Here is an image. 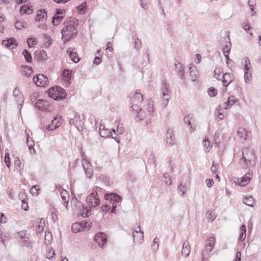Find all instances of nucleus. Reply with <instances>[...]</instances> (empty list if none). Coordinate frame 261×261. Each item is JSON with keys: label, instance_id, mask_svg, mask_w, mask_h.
I'll list each match as a JSON object with an SVG mask.
<instances>
[{"label": "nucleus", "instance_id": "c85d7f7f", "mask_svg": "<svg viewBox=\"0 0 261 261\" xmlns=\"http://www.w3.org/2000/svg\"><path fill=\"white\" fill-rule=\"evenodd\" d=\"M175 66L176 68H177L179 67V72L178 73V75L181 79H184L185 71H184V67L182 66V65L180 62H178L177 63L175 64Z\"/></svg>", "mask_w": 261, "mask_h": 261}, {"label": "nucleus", "instance_id": "c03bdc74", "mask_svg": "<svg viewBox=\"0 0 261 261\" xmlns=\"http://www.w3.org/2000/svg\"><path fill=\"white\" fill-rule=\"evenodd\" d=\"M47 53H46V51H45L44 50H41L40 51L39 57H38L39 60L41 61H46L47 60Z\"/></svg>", "mask_w": 261, "mask_h": 261}, {"label": "nucleus", "instance_id": "de8ad7c7", "mask_svg": "<svg viewBox=\"0 0 261 261\" xmlns=\"http://www.w3.org/2000/svg\"><path fill=\"white\" fill-rule=\"evenodd\" d=\"M45 225V219L41 218L39 221V224L38 226L37 231L38 232H42L43 230L44 227Z\"/></svg>", "mask_w": 261, "mask_h": 261}, {"label": "nucleus", "instance_id": "6ab92c4d", "mask_svg": "<svg viewBox=\"0 0 261 261\" xmlns=\"http://www.w3.org/2000/svg\"><path fill=\"white\" fill-rule=\"evenodd\" d=\"M2 45L7 48L12 47V48H14L17 45L14 38H10L7 40H3Z\"/></svg>", "mask_w": 261, "mask_h": 261}, {"label": "nucleus", "instance_id": "5fc2aeb1", "mask_svg": "<svg viewBox=\"0 0 261 261\" xmlns=\"http://www.w3.org/2000/svg\"><path fill=\"white\" fill-rule=\"evenodd\" d=\"M86 3L84 2L82 3L80 6H79L77 7V10L81 13H84L85 10L86 9Z\"/></svg>", "mask_w": 261, "mask_h": 261}, {"label": "nucleus", "instance_id": "79ce46f5", "mask_svg": "<svg viewBox=\"0 0 261 261\" xmlns=\"http://www.w3.org/2000/svg\"><path fill=\"white\" fill-rule=\"evenodd\" d=\"M206 217L210 222L213 221L216 217L215 213L208 211L205 214Z\"/></svg>", "mask_w": 261, "mask_h": 261}, {"label": "nucleus", "instance_id": "ea45409f", "mask_svg": "<svg viewBox=\"0 0 261 261\" xmlns=\"http://www.w3.org/2000/svg\"><path fill=\"white\" fill-rule=\"evenodd\" d=\"M22 55H23L25 61L29 63H31L32 61V58L31 54L26 49H24L22 51Z\"/></svg>", "mask_w": 261, "mask_h": 261}, {"label": "nucleus", "instance_id": "473e14b6", "mask_svg": "<svg viewBox=\"0 0 261 261\" xmlns=\"http://www.w3.org/2000/svg\"><path fill=\"white\" fill-rule=\"evenodd\" d=\"M116 132L118 134L122 135L124 132V128L123 127V123H120L119 120H117L116 122Z\"/></svg>", "mask_w": 261, "mask_h": 261}, {"label": "nucleus", "instance_id": "052dcab7", "mask_svg": "<svg viewBox=\"0 0 261 261\" xmlns=\"http://www.w3.org/2000/svg\"><path fill=\"white\" fill-rule=\"evenodd\" d=\"M134 46H135V48L137 49V50H139V49H140L142 47V42L139 39L138 37H137V38H136L135 39V44H134Z\"/></svg>", "mask_w": 261, "mask_h": 261}, {"label": "nucleus", "instance_id": "b1692460", "mask_svg": "<svg viewBox=\"0 0 261 261\" xmlns=\"http://www.w3.org/2000/svg\"><path fill=\"white\" fill-rule=\"evenodd\" d=\"M33 12V9L31 6L28 5H22L20 9V13L22 14H30Z\"/></svg>", "mask_w": 261, "mask_h": 261}, {"label": "nucleus", "instance_id": "423d86ee", "mask_svg": "<svg viewBox=\"0 0 261 261\" xmlns=\"http://www.w3.org/2000/svg\"><path fill=\"white\" fill-rule=\"evenodd\" d=\"M99 133L101 137H110L114 139L118 143H120V140L116 136H113V134L109 129L105 128L104 125L100 124L99 126Z\"/></svg>", "mask_w": 261, "mask_h": 261}, {"label": "nucleus", "instance_id": "f704fd0d", "mask_svg": "<svg viewBox=\"0 0 261 261\" xmlns=\"http://www.w3.org/2000/svg\"><path fill=\"white\" fill-rule=\"evenodd\" d=\"M64 16L55 15L53 17L52 24L54 25H58L63 20Z\"/></svg>", "mask_w": 261, "mask_h": 261}, {"label": "nucleus", "instance_id": "393cba45", "mask_svg": "<svg viewBox=\"0 0 261 261\" xmlns=\"http://www.w3.org/2000/svg\"><path fill=\"white\" fill-rule=\"evenodd\" d=\"M190 253V247L188 243L184 242L181 250V254L182 256L187 257Z\"/></svg>", "mask_w": 261, "mask_h": 261}, {"label": "nucleus", "instance_id": "7c9ffc66", "mask_svg": "<svg viewBox=\"0 0 261 261\" xmlns=\"http://www.w3.org/2000/svg\"><path fill=\"white\" fill-rule=\"evenodd\" d=\"M202 145L205 152H208L212 147L210 141L206 138L203 140Z\"/></svg>", "mask_w": 261, "mask_h": 261}, {"label": "nucleus", "instance_id": "f8f14e48", "mask_svg": "<svg viewBox=\"0 0 261 261\" xmlns=\"http://www.w3.org/2000/svg\"><path fill=\"white\" fill-rule=\"evenodd\" d=\"M61 118H59L58 116H56L54 118L50 124H48L46 129L48 130H53L57 129L60 126Z\"/></svg>", "mask_w": 261, "mask_h": 261}, {"label": "nucleus", "instance_id": "49530a36", "mask_svg": "<svg viewBox=\"0 0 261 261\" xmlns=\"http://www.w3.org/2000/svg\"><path fill=\"white\" fill-rule=\"evenodd\" d=\"M255 5V2L254 0H249L248 2V5L250 7V9L251 11L252 12L251 14L252 16H253L255 15L256 13L254 12V6Z\"/></svg>", "mask_w": 261, "mask_h": 261}, {"label": "nucleus", "instance_id": "a878e982", "mask_svg": "<svg viewBox=\"0 0 261 261\" xmlns=\"http://www.w3.org/2000/svg\"><path fill=\"white\" fill-rule=\"evenodd\" d=\"M67 53L69 54L71 60L73 62L77 63L80 61V59L76 52L72 51L70 50H69V49H68Z\"/></svg>", "mask_w": 261, "mask_h": 261}, {"label": "nucleus", "instance_id": "13d9d810", "mask_svg": "<svg viewBox=\"0 0 261 261\" xmlns=\"http://www.w3.org/2000/svg\"><path fill=\"white\" fill-rule=\"evenodd\" d=\"M213 249V248L211 246L205 245V248L202 251V254L207 255H208V253L212 251Z\"/></svg>", "mask_w": 261, "mask_h": 261}, {"label": "nucleus", "instance_id": "dca6fc26", "mask_svg": "<svg viewBox=\"0 0 261 261\" xmlns=\"http://www.w3.org/2000/svg\"><path fill=\"white\" fill-rule=\"evenodd\" d=\"M250 133L243 127H239L237 131V136L241 140H246Z\"/></svg>", "mask_w": 261, "mask_h": 261}, {"label": "nucleus", "instance_id": "e433bc0d", "mask_svg": "<svg viewBox=\"0 0 261 261\" xmlns=\"http://www.w3.org/2000/svg\"><path fill=\"white\" fill-rule=\"evenodd\" d=\"M231 43L230 41L226 42V44L222 48L223 55L229 54L231 49Z\"/></svg>", "mask_w": 261, "mask_h": 261}, {"label": "nucleus", "instance_id": "39448f33", "mask_svg": "<svg viewBox=\"0 0 261 261\" xmlns=\"http://www.w3.org/2000/svg\"><path fill=\"white\" fill-rule=\"evenodd\" d=\"M105 199L110 202V204L112 205V207H116L117 204L122 200L120 195L115 193L106 194L105 195Z\"/></svg>", "mask_w": 261, "mask_h": 261}, {"label": "nucleus", "instance_id": "774afa93", "mask_svg": "<svg viewBox=\"0 0 261 261\" xmlns=\"http://www.w3.org/2000/svg\"><path fill=\"white\" fill-rule=\"evenodd\" d=\"M18 235L21 239H23L27 237V232L25 230H22L18 232Z\"/></svg>", "mask_w": 261, "mask_h": 261}, {"label": "nucleus", "instance_id": "0e129e2a", "mask_svg": "<svg viewBox=\"0 0 261 261\" xmlns=\"http://www.w3.org/2000/svg\"><path fill=\"white\" fill-rule=\"evenodd\" d=\"M207 92H208V95L211 97L215 96L217 94L216 90L213 87L210 88L207 90Z\"/></svg>", "mask_w": 261, "mask_h": 261}, {"label": "nucleus", "instance_id": "bf43d9fd", "mask_svg": "<svg viewBox=\"0 0 261 261\" xmlns=\"http://www.w3.org/2000/svg\"><path fill=\"white\" fill-rule=\"evenodd\" d=\"M5 161L7 166L10 168L11 165V160L8 152H6L5 154Z\"/></svg>", "mask_w": 261, "mask_h": 261}, {"label": "nucleus", "instance_id": "c756f323", "mask_svg": "<svg viewBox=\"0 0 261 261\" xmlns=\"http://www.w3.org/2000/svg\"><path fill=\"white\" fill-rule=\"evenodd\" d=\"M27 145L29 147L31 153H35V150L34 148V143L30 136L27 137Z\"/></svg>", "mask_w": 261, "mask_h": 261}, {"label": "nucleus", "instance_id": "a19ab883", "mask_svg": "<svg viewBox=\"0 0 261 261\" xmlns=\"http://www.w3.org/2000/svg\"><path fill=\"white\" fill-rule=\"evenodd\" d=\"M81 225H83V231L88 230L91 226V222L87 221H83L81 222Z\"/></svg>", "mask_w": 261, "mask_h": 261}, {"label": "nucleus", "instance_id": "aec40b11", "mask_svg": "<svg viewBox=\"0 0 261 261\" xmlns=\"http://www.w3.org/2000/svg\"><path fill=\"white\" fill-rule=\"evenodd\" d=\"M48 105V102L47 100H42V99H38L35 106L36 108H37L38 110L44 111L46 110L45 107Z\"/></svg>", "mask_w": 261, "mask_h": 261}, {"label": "nucleus", "instance_id": "4be33fe9", "mask_svg": "<svg viewBox=\"0 0 261 261\" xmlns=\"http://www.w3.org/2000/svg\"><path fill=\"white\" fill-rule=\"evenodd\" d=\"M243 203L248 206L253 207L255 204V199L252 195L246 196L243 198Z\"/></svg>", "mask_w": 261, "mask_h": 261}, {"label": "nucleus", "instance_id": "338daca9", "mask_svg": "<svg viewBox=\"0 0 261 261\" xmlns=\"http://www.w3.org/2000/svg\"><path fill=\"white\" fill-rule=\"evenodd\" d=\"M39 190V187L37 185L33 186L31 189L30 192L33 195H37L38 194V191Z\"/></svg>", "mask_w": 261, "mask_h": 261}, {"label": "nucleus", "instance_id": "9d476101", "mask_svg": "<svg viewBox=\"0 0 261 261\" xmlns=\"http://www.w3.org/2000/svg\"><path fill=\"white\" fill-rule=\"evenodd\" d=\"M94 240L99 247L103 248L107 242V238L105 233L100 232L95 234Z\"/></svg>", "mask_w": 261, "mask_h": 261}, {"label": "nucleus", "instance_id": "69168bd1", "mask_svg": "<svg viewBox=\"0 0 261 261\" xmlns=\"http://www.w3.org/2000/svg\"><path fill=\"white\" fill-rule=\"evenodd\" d=\"M111 207V204H106L101 206V211L104 213H107L110 210Z\"/></svg>", "mask_w": 261, "mask_h": 261}, {"label": "nucleus", "instance_id": "7ed1b4c3", "mask_svg": "<svg viewBox=\"0 0 261 261\" xmlns=\"http://www.w3.org/2000/svg\"><path fill=\"white\" fill-rule=\"evenodd\" d=\"M102 192L101 188L99 187H95L91 191V194L87 197V203L92 207H95L100 204L99 195Z\"/></svg>", "mask_w": 261, "mask_h": 261}, {"label": "nucleus", "instance_id": "bb28decb", "mask_svg": "<svg viewBox=\"0 0 261 261\" xmlns=\"http://www.w3.org/2000/svg\"><path fill=\"white\" fill-rule=\"evenodd\" d=\"M83 225H81V222H76L72 224L71 229L73 233H76L83 231Z\"/></svg>", "mask_w": 261, "mask_h": 261}, {"label": "nucleus", "instance_id": "2eb2a0df", "mask_svg": "<svg viewBox=\"0 0 261 261\" xmlns=\"http://www.w3.org/2000/svg\"><path fill=\"white\" fill-rule=\"evenodd\" d=\"M253 172L249 170L248 172L241 178L240 185L242 186H245L247 185L252 177Z\"/></svg>", "mask_w": 261, "mask_h": 261}, {"label": "nucleus", "instance_id": "3c124183", "mask_svg": "<svg viewBox=\"0 0 261 261\" xmlns=\"http://www.w3.org/2000/svg\"><path fill=\"white\" fill-rule=\"evenodd\" d=\"M222 72V69L221 68H216L214 70V76L218 80H220L221 77V73Z\"/></svg>", "mask_w": 261, "mask_h": 261}, {"label": "nucleus", "instance_id": "4c0bfd02", "mask_svg": "<svg viewBox=\"0 0 261 261\" xmlns=\"http://www.w3.org/2000/svg\"><path fill=\"white\" fill-rule=\"evenodd\" d=\"M189 70L190 76L191 77V80L192 82H195L197 79V71L196 70H194L193 67L192 66L189 67Z\"/></svg>", "mask_w": 261, "mask_h": 261}, {"label": "nucleus", "instance_id": "72a5a7b5", "mask_svg": "<svg viewBox=\"0 0 261 261\" xmlns=\"http://www.w3.org/2000/svg\"><path fill=\"white\" fill-rule=\"evenodd\" d=\"M143 95L138 91H136L133 98V101L134 102H141L143 101Z\"/></svg>", "mask_w": 261, "mask_h": 261}, {"label": "nucleus", "instance_id": "f3484780", "mask_svg": "<svg viewBox=\"0 0 261 261\" xmlns=\"http://www.w3.org/2000/svg\"><path fill=\"white\" fill-rule=\"evenodd\" d=\"M47 11L45 9H41L38 11L37 14L35 17L36 21L43 22L46 19Z\"/></svg>", "mask_w": 261, "mask_h": 261}, {"label": "nucleus", "instance_id": "ddd939ff", "mask_svg": "<svg viewBox=\"0 0 261 261\" xmlns=\"http://www.w3.org/2000/svg\"><path fill=\"white\" fill-rule=\"evenodd\" d=\"M223 86L227 87L234 79L233 75L230 73H225L222 76Z\"/></svg>", "mask_w": 261, "mask_h": 261}, {"label": "nucleus", "instance_id": "e2e57ef3", "mask_svg": "<svg viewBox=\"0 0 261 261\" xmlns=\"http://www.w3.org/2000/svg\"><path fill=\"white\" fill-rule=\"evenodd\" d=\"M90 208H91L90 207H87L84 208L83 210V212H82V215L83 217L86 218V217H89Z\"/></svg>", "mask_w": 261, "mask_h": 261}, {"label": "nucleus", "instance_id": "37998d69", "mask_svg": "<svg viewBox=\"0 0 261 261\" xmlns=\"http://www.w3.org/2000/svg\"><path fill=\"white\" fill-rule=\"evenodd\" d=\"M177 190L178 193L181 195V196L184 195L187 191V186L186 185H182V184H180V185L177 187Z\"/></svg>", "mask_w": 261, "mask_h": 261}, {"label": "nucleus", "instance_id": "a211bd4d", "mask_svg": "<svg viewBox=\"0 0 261 261\" xmlns=\"http://www.w3.org/2000/svg\"><path fill=\"white\" fill-rule=\"evenodd\" d=\"M13 95L16 98V102L21 105L24 99L22 94L21 93L19 89L16 88L13 91Z\"/></svg>", "mask_w": 261, "mask_h": 261}, {"label": "nucleus", "instance_id": "680f3d73", "mask_svg": "<svg viewBox=\"0 0 261 261\" xmlns=\"http://www.w3.org/2000/svg\"><path fill=\"white\" fill-rule=\"evenodd\" d=\"M251 74L248 71H246L244 73L245 82L246 83H249L251 82Z\"/></svg>", "mask_w": 261, "mask_h": 261}, {"label": "nucleus", "instance_id": "f03ea898", "mask_svg": "<svg viewBox=\"0 0 261 261\" xmlns=\"http://www.w3.org/2000/svg\"><path fill=\"white\" fill-rule=\"evenodd\" d=\"M255 158L253 148L251 147L245 148L242 150V158L240 160V163L243 161L247 168L252 167L255 166Z\"/></svg>", "mask_w": 261, "mask_h": 261}, {"label": "nucleus", "instance_id": "6e6d98bb", "mask_svg": "<svg viewBox=\"0 0 261 261\" xmlns=\"http://www.w3.org/2000/svg\"><path fill=\"white\" fill-rule=\"evenodd\" d=\"M52 239L51 233L50 232H46L45 235V242L46 244H49Z\"/></svg>", "mask_w": 261, "mask_h": 261}, {"label": "nucleus", "instance_id": "0eeeda50", "mask_svg": "<svg viewBox=\"0 0 261 261\" xmlns=\"http://www.w3.org/2000/svg\"><path fill=\"white\" fill-rule=\"evenodd\" d=\"M83 158H82V164L85 173L88 178H90L93 175L92 165L88 160L84 158V155H83Z\"/></svg>", "mask_w": 261, "mask_h": 261}, {"label": "nucleus", "instance_id": "412c9836", "mask_svg": "<svg viewBox=\"0 0 261 261\" xmlns=\"http://www.w3.org/2000/svg\"><path fill=\"white\" fill-rule=\"evenodd\" d=\"M58 90H62V88L59 86H55L49 88L48 90V95L53 99H57V94Z\"/></svg>", "mask_w": 261, "mask_h": 261}, {"label": "nucleus", "instance_id": "a18cd8bd", "mask_svg": "<svg viewBox=\"0 0 261 261\" xmlns=\"http://www.w3.org/2000/svg\"><path fill=\"white\" fill-rule=\"evenodd\" d=\"M57 212V210L55 208H53L50 211L51 219L54 222H56L58 219Z\"/></svg>", "mask_w": 261, "mask_h": 261}, {"label": "nucleus", "instance_id": "4d7b16f0", "mask_svg": "<svg viewBox=\"0 0 261 261\" xmlns=\"http://www.w3.org/2000/svg\"><path fill=\"white\" fill-rule=\"evenodd\" d=\"M137 114V117L140 120H143L146 116V113L144 112V111H143L141 109H139V112Z\"/></svg>", "mask_w": 261, "mask_h": 261}, {"label": "nucleus", "instance_id": "864d4df0", "mask_svg": "<svg viewBox=\"0 0 261 261\" xmlns=\"http://www.w3.org/2000/svg\"><path fill=\"white\" fill-rule=\"evenodd\" d=\"M215 243V239L213 237H210L205 241V245L211 246L214 248V245Z\"/></svg>", "mask_w": 261, "mask_h": 261}, {"label": "nucleus", "instance_id": "20e7f679", "mask_svg": "<svg viewBox=\"0 0 261 261\" xmlns=\"http://www.w3.org/2000/svg\"><path fill=\"white\" fill-rule=\"evenodd\" d=\"M169 85L166 81H162L161 87V93L162 97L161 106L165 108L168 105L169 100L171 96L169 91Z\"/></svg>", "mask_w": 261, "mask_h": 261}, {"label": "nucleus", "instance_id": "58836bf2", "mask_svg": "<svg viewBox=\"0 0 261 261\" xmlns=\"http://www.w3.org/2000/svg\"><path fill=\"white\" fill-rule=\"evenodd\" d=\"M57 94V99L56 100H59L60 99H63L66 96V93L65 90L62 88V90H58Z\"/></svg>", "mask_w": 261, "mask_h": 261}, {"label": "nucleus", "instance_id": "09e8293b", "mask_svg": "<svg viewBox=\"0 0 261 261\" xmlns=\"http://www.w3.org/2000/svg\"><path fill=\"white\" fill-rule=\"evenodd\" d=\"M242 28L248 33H249L251 36L252 35V34L251 33H249V31L250 30L251 27L249 24V22L248 21H246V22H242L241 23Z\"/></svg>", "mask_w": 261, "mask_h": 261}, {"label": "nucleus", "instance_id": "1a4fd4ad", "mask_svg": "<svg viewBox=\"0 0 261 261\" xmlns=\"http://www.w3.org/2000/svg\"><path fill=\"white\" fill-rule=\"evenodd\" d=\"M33 81L38 87H45L48 82V79L42 74H38L34 77Z\"/></svg>", "mask_w": 261, "mask_h": 261}, {"label": "nucleus", "instance_id": "8fccbe9b", "mask_svg": "<svg viewBox=\"0 0 261 261\" xmlns=\"http://www.w3.org/2000/svg\"><path fill=\"white\" fill-rule=\"evenodd\" d=\"M37 43V41L35 38H29L27 39V44L29 48L32 47L33 45H36Z\"/></svg>", "mask_w": 261, "mask_h": 261}, {"label": "nucleus", "instance_id": "cd10ccee", "mask_svg": "<svg viewBox=\"0 0 261 261\" xmlns=\"http://www.w3.org/2000/svg\"><path fill=\"white\" fill-rule=\"evenodd\" d=\"M72 71L69 69H65L62 73L63 80L66 82H69L71 79Z\"/></svg>", "mask_w": 261, "mask_h": 261}, {"label": "nucleus", "instance_id": "6e6552de", "mask_svg": "<svg viewBox=\"0 0 261 261\" xmlns=\"http://www.w3.org/2000/svg\"><path fill=\"white\" fill-rule=\"evenodd\" d=\"M69 123L71 125H74L79 131L82 130L84 122L77 113H75L74 117L70 119Z\"/></svg>", "mask_w": 261, "mask_h": 261}, {"label": "nucleus", "instance_id": "f257e3e1", "mask_svg": "<svg viewBox=\"0 0 261 261\" xmlns=\"http://www.w3.org/2000/svg\"><path fill=\"white\" fill-rule=\"evenodd\" d=\"M77 20L73 17H69L64 22L65 27L62 29V38L65 42H67L74 38L77 34L76 27Z\"/></svg>", "mask_w": 261, "mask_h": 261}, {"label": "nucleus", "instance_id": "5701e85b", "mask_svg": "<svg viewBox=\"0 0 261 261\" xmlns=\"http://www.w3.org/2000/svg\"><path fill=\"white\" fill-rule=\"evenodd\" d=\"M60 195L63 200V204L65 205L66 208H67L69 198L67 191L65 190H62L60 192Z\"/></svg>", "mask_w": 261, "mask_h": 261}, {"label": "nucleus", "instance_id": "9b49d317", "mask_svg": "<svg viewBox=\"0 0 261 261\" xmlns=\"http://www.w3.org/2000/svg\"><path fill=\"white\" fill-rule=\"evenodd\" d=\"M134 242L136 244H141L143 242L144 233L141 231L140 227L138 226L137 229L133 232Z\"/></svg>", "mask_w": 261, "mask_h": 261}, {"label": "nucleus", "instance_id": "603ef678", "mask_svg": "<svg viewBox=\"0 0 261 261\" xmlns=\"http://www.w3.org/2000/svg\"><path fill=\"white\" fill-rule=\"evenodd\" d=\"M21 245L24 247H29L30 245V240L29 237H26L20 240Z\"/></svg>", "mask_w": 261, "mask_h": 261}, {"label": "nucleus", "instance_id": "4468645a", "mask_svg": "<svg viewBox=\"0 0 261 261\" xmlns=\"http://www.w3.org/2000/svg\"><path fill=\"white\" fill-rule=\"evenodd\" d=\"M166 142L170 146L175 144V139L172 129H168L167 130Z\"/></svg>", "mask_w": 261, "mask_h": 261}, {"label": "nucleus", "instance_id": "2f4dec72", "mask_svg": "<svg viewBox=\"0 0 261 261\" xmlns=\"http://www.w3.org/2000/svg\"><path fill=\"white\" fill-rule=\"evenodd\" d=\"M236 98L233 96H229L227 99V101L224 103L225 109H227L228 106H232L233 103L236 102Z\"/></svg>", "mask_w": 261, "mask_h": 261}, {"label": "nucleus", "instance_id": "c9c22d12", "mask_svg": "<svg viewBox=\"0 0 261 261\" xmlns=\"http://www.w3.org/2000/svg\"><path fill=\"white\" fill-rule=\"evenodd\" d=\"M191 116L190 115H187L184 119V121L186 124L189 126L190 130L192 132L195 130V128H194L191 125Z\"/></svg>", "mask_w": 261, "mask_h": 261}]
</instances>
